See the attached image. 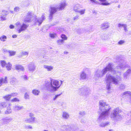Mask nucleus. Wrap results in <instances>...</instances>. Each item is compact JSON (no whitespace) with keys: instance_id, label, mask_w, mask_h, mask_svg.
<instances>
[{"instance_id":"nucleus-9","label":"nucleus","mask_w":131,"mask_h":131,"mask_svg":"<svg viewBox=\"0 0 131 131\" xmlns=\"http://www.w3.org/2000/svg\"><path fill=\"white\" fill-rule=\"evenodd\" d=\"M74 129V127L73 125H63L62 126L61 128V130L63 131H73Z\"/></svg>"},{"instance_id":"nucleus-30","label":"nucleus","mask_w":131,"mask_h":131,"mask_svg":"<svg viewBox=\"0 0 131 131\" xmlns=\"http://www.w3.org/2000/svg\"><path fill=\"white\" fill-rule=\"evenodd\" d=\"M8 53H9V55L10 56H11L15 55L16 53V52L14 51L9 50Z\"/></svg>"},{"instance_id":"nucleus-25","label":"nucleus","mask_w":131,"mask_h":131,"mask_svg":"<svg viewBox=\"0 0 131 131\" xmlns=\"http://www.w3.org/2000/svg\"><path fill=\"white\" fill-rule=\"evenodd\" d=\"M69 115L68 113L66 112H63L62 114V117L65 119H67L69 117Z\"/></svg>"},{"instance_id":"nucleus-3","label":"nucleus","mask_w":131,"mask_h":131,"mask_svg":"<svg viewBox=\"0 0 131 131\" xmlns=\"http://www.w3.org/2000/svg\"><path fill=\"white\" fill-rule=\"evenodd\" d=\"M63 81L51 79L50 82L46 83L45 86L47 90L51 92L57 91L62 84Z\"/></svg>"},{"instance_id":"nucleus-7","label":"nucleus","mask_w":131,"mask_h":131,"mask_svg":"<svg viewBox=\"0 0 131 131\" xmlns=\"http://www.w3.org/2000/svg\"><path fill=\"white\" fill-rule=\"evenodd\" d=\"M35 19L34 20V24L39 26L42 24L45 18V14H42L41 17L38 18H37V16H35Z\"/></svg>"},{"instance_id":"nucleus-47","label":"nucleus","mask_w":131,"mask_h":131,"mask_svg":"<svg viewBox=\"0 0 131 131\" xmlns=\"http://www.w3.org/2000/svg\"><path fill=\"white\" fill-rule=\"evenodd\" d=\"M79 19V16L77 15L74 17L73 18V19L74 20H77L78 19Z\"/></svg>"},{"instance_id":"nucleus-15","label":"nucleus","mask_w":131,"mask_h":131,"mask_svg":"<svg viewBox=\"0 0 131 131\" xmlns=\"http://www.w3.org/2000/svg\"><path fill=\"white\" fill-rule=\"evenodd\" d=\"M59 4V7H58L59 10L63 9L67 5V2L65 0H62Z\"/></svg>"},{"instance_id":"nucleus-48","label":"nucleus","mask_w":131,"mask_h":131,"mask_svg":"<svg viewBox=\"0 0 131 131\" xmlns=\"http://www.w3.org/2000/svg\"><path fill=\"white\" fill-rule=\"evenodd\" d=\"M102 38L103 40H106L107 39V36L103 35L102 36Z\"/></svg>"},{"instance_id":"nucleus-60","label":"nucleus","mask_w":131,"mask_h":131,"mask_svg":"<svg viewBox=\"0 0 131 131\" xmlns=\"http://www.w3.org/2000/svg\"><path fill=\"white\" fill-rule=\"evenodd\" d=\"M28 127L30 129H32V127L30 126H28Z\"/></svg>"},{"instance_id":"nucleus-18","label":"nucleus","mask_w":131,"mask_h":131,"mask_svg":"<svg viewBox=\"0 0 131 131\" xmlns=\"http://www.w3.org/2000/svg\"><path fill=\"white\" fill-rule=\"evenodd\" d=\"M29 70L31 72H33L36 69V66L33 62H31L29 63L28 65Z\"/></svg>"},{"instance_id":"nucleus-19","label":"nucleus","mask_w":131,"mask_h":131,"mask_svg":"<svg viewBox=\"0 0 131 131\" xmlns=\"http://www.w3.org/2000/svg\"><path fill=\"white\" fill-rule=\"evenodd\" d=\"M86 77V74L84 71H82L80 73V80L85 79Z\"/></svg>"},{"instance_id":"nucleus-58","label":"nucleus","mask_w":131,"mask_h":131,"mask_svg":"<svg viewBox=\"0 0 131 131\" xmlns=\"http://www.w3.org/2000/svg\"><path fill=\"white\" fill-rule=\"evenodd\" d=\"M124 30L125 31V32H126L127 31V27H125L124 28Z\"/></svg>"},{"instance_id":"nucleus-62","label":"nucleus","mask_w":131,"mask_h":131,"mask_svg":"<svg viewBox=\"0 0 131 131\" xmlns=\"http://www.w3.org/2000/svg\"><path fill=\"white\" fill-rule=\"evenodd\" d=\"M92 12H93V14H94V13H96V12H95V11H92Z\"/></svg>"},{"instance_id":"nucleus-8","label":"nucleus","mask_w":131,"mask_h":131,"mask_svg":"<svg viewBox=\"0 0 131 131\" xmlns=\"http://www.w3.org/2000/svg\"><path fill=\"white\" fill-rule=\"evenodd\" d=\"M89 89L85 87H83L78 90V94L81 95H87L89 93Z\"/></svg>"},{"instance_id":"nucleus-33","label":"nucleus","mask_w":131,"mask_h":131,"mask_svg":"<svg viewBox=\"0 0 131 131\" xmlns=\"http://www.w3.org/2000/svg\"><path fill=\"white\" fill-rule=\"evenodd\" d=\"M12 112V110L10 108L7 107V110L5 112V113L6 114H8L11 113Z\"/></svg>"},{"instance_id":"nucleus-17","label":"nucleus","mask_w":131,"mask_h":131,"mask_svg":"<svg viewBox=\"0 0 131 131\" xmlns=\"http://www.w3.org/2000/svg\"><path fill=\"white\" fill-rule=\"evenodd\" d=\"M17 93H12L10 94L4 96L3 97V98L6 100L8 101L12 97L16 96L17 95Z\"/></svg>"},{"instance_id":"nucleus-38","label":"nucleus","mask_w":131,"mask_h":131,"mask_svg":"<svg viewBox=\"0 0 131 131\" xmlns=\"http://www.w3.org/2000/svg\"><path fill=\"white\" fill-rule=\"evenodd\" d=\"M20 53L22 56L27 55L28 54V52L27 51H23L21 52Z\"/></svg>"},{"instance_id":"nucleus-10","label":"nucleus","mask_w":131,"mask_h":131,"mask_svg":"<svg viewBox=\"0 0 131 131\" xmlns=\"http://www.w3.org/2000/svg\"><path fill=\"white\" fill-rule=\"evenodd\" d=\"M32 12H28L27 14L26 17L24 19V23L29 22L32 20Z\"/></svg>"},{"instance_id":"nucleus-6","label":"nucleus","mask_w":131,"mask_h":131,"mask_svg":"<svg viewBox=\"0 0 131 131\" xmlns=\"http://www.w3.org/2000/svg\"><path fill=\"white\" fill-rule=\"evenodd\" d=\"M82 6L79 4H77L74 5L73 6V10L75 12L79 13L80 15H82L85 13V9H80V8H82Z\"/></svg>"},{"instance_id":"nucleus-49","label":"nucleus","mask_w":131,"mask_h":131,"mask_svg":"<svg viewBox=\"0 0 131 131\" xmlns=\"http://www.w3.org/2000/svg\"><path fill=\"white\" fill-rule=\"evenodd\" d=\"M124 24L119 23L118 25V27L119 28L122 27H123Z\"/></svg>"},{"instance_id":"nucleus-14","label":"nucleus","mask_w":131,"mask_h":131,"mask_svg":"<svg viewBox=\"0 0 131 131\" xmlns=\"http://www.w3.org/2000/svg\"><path fill=\"white\" fill-rule=\"evenodd\" d=\"M1 64L2 67H4L6 66L7 70H9L11 69L12 65L10 63H6L5 61L3 60L1 61Z\"/></svg>"},{"instance_id":"nucleus-42","label":"nucleus","mask_w":131,"mask_h":131,"mask_svg":"<svg viewBox=\"0 0 131 131\" xmlns=\"http://www.w3.org/2000/svg\"><path fill=\"white\" fill-rule=\"evenodd\" d=\"M125 42V41L124 40H120L118 42V44L119 45H121L124 43Z\"/></svg>"},{"instance_id":"nucleus-24","label":"nucleus","mask_w":131,"mask_h":131,"mask_svg":"<svg viewBox=\"0 0 131 131\" xmlns=\"http://www.w3.org/2000/svg\"><path fill=\"white\" fill-rule=\"evenodd\" d=\"M24 108L22 106L16 105L14 106V109L15 111H19Z\"/></svg>"},{"instance_id":"nucleus-43","label":"nucleus","mask_w":131,"mask_h":131,"mask_svg":"<svg viewBox=\"0 0 131 131\" xmlns=\"http://www.w3.org/2000/svg\"><path fill=\"white\" fill-rule=\"evenodd\" d=\"M61 94L56 95L54 97H53V101L55 100Z\"/></svg>"},{"instance_id":"nucleus-32","label":"nucleus","mask_w":131,"mask_h":131,"mask_svg":"<svg viewBox=\"0 0 131 131\" xmlns=\"http://www.w3.org/2000/svg\"><path fill=\"white\" fill-rule=\"evenodd\" d=\"M39 92H40L39 91L36 89H34L32 91V93L33 94L36 95H38Z\"/></svg>"},{"instance_id":"nucleus-54","label":"nucleus","mask_w":131,"mask_h":131,"mask_svg":"<svg viewBox=\"0 0 131 131\" xmlns=\"http://www.w3.org/2000/svg\"><path fill=\"white\" fill-rule=\"evenodd\" d=\"M10 29H13L14 28V26L13 25H11L9 26Z\"/></svg>"},{"instance_id":"nucleus-11","label":"nucleus","mask_w":131,"mask_h":131,"mask_svg":"<svg viewBox=\"0 0 131 131\" xmlns=\"http://www.w3.org/2000/svg\"><path fill=\"white\" fill-rule=\"evenodd\" d=\"M29 116L30 118H27L25 120V121L28 123H33L35 122V118L34 117V115L32 113H30L29 114Z\"/></svg>"},{"instance_id":"nucleus-53","label":"nucleus","mask_w":131,"mask_h":131,"mask_svg":"<svg viewBox=\"0 0 131 131\" xmlns=\"http://www.w3.org/2000/svg\"><path fill=\"white\" fill-rule=\"evenodd\" d=\"M130 72V69H128L127 70V71L125 73V75L126 74H127V73L129 74V73Z\"/></svg>"},{"instance_id":"nucleus-46","label":"nucleus","mask_w":131,"mask_h":131,"mask_svg":"<svg viewBox=\"0 0 131 131\" xmlns=\"http://www.w3.org/2000/svg\"><path fill=\"white\" fill-rule=\"evenodd\" d=\"M79 114L80 115L84 116L85 114V113L84 111H82L80 112Z\"/></svg>"},{"instance_id":"nucleus-31","label":"nucleus","mask_w":131,"mask_h":131,"mask_svg":"<svg viewBox=\"0 0 131 131\" xmlns=\"http://www.w3.org/2000/svg\"><path fill=\"white\" fill-rule=\"evenodd\" d=\"M7 37L5 35H2L0 37V40L2 41H5L6 40Z\"/></svg>"},{"instance_id":"nucleus-41","label":"nucleus","mask_w":131,"mask_h":131,"mask_svg":"<svg viewBox=\"0 0 131 131\" xmlns=\"http://www.w3.org/2000/svg\"><path fill=\"white\" fill-rule=\"evenodd\" d=\"M19 101V100L17 98H14L12 99L11 100V101L12 102H18Z\"/></svg>"},{"instance_id":"nucleus-51","label":"nucleus","mask_w":131,"mask_h":131,"mask_svg":"<svg viewBox=\"0 0 131 131\" xmlns=\"http://www.w3.org/2000/svg\"><path fill=\"white\" fill-rule=\"evenodd\" d=\"M128 74L127 73V74H126L125 75V73L123 74V76L124 78H127V76L128 75Z\"/></svg>"},{"instance_id":"nucleus-36","label":"nucleus","mask_w":131,"mask_h":131,"mask_svg":"<svg viewBox=\"0 0 131 131\" xmlns=\"http://www.w3.org/2000/svg\"><path fill=\"white\" fill-rule=\"evenodd\" d=\"M61 38L62 39L66 40L67 39V37L64 34H62L61 35Z\"/></svg>"},{"instance_id":"nucleus-27","label":"nucleus","mask_w":131,"mask_h":131,"mask_svg":"<svg viewBox=\"0 0 131 131\" xmlns=\"http://www.w3.org/2000/svg\"><path fill=\"white\" fill-rule=\"evenodd\" d=\"M16 69L19 70L23 71L24 70V67L20 65H16Z\"/></svg>"},{"instance_id":"nucleus-35","label":"nucleus","mask_w":131,"mask_h":131,"mask_svg":"<svg viewBox=\"0 0 131 131\" xmlns=\"http://www.w3.org/2000/svg\"><path fill=\"white\" fill-rule=\"evenodd\" d=\"M8 13L7 11L5 10H3L1 14L2 16L5 17V16L8 14Z\"/></svg>"},{"instance_id":"nucleus-59","label":"nucleus","mask_w":131,"mask_h":131,"mask_svg":"<svg viewBox=\"0 0 131 131\" xmlns=\"http://www.w3.org/2000/svg\"><path fill=\"white\" fill-rule=\"evenodd\" d=\"M128 116L130 115L131 116V112L129 113L128 114Z\"/></svg>"},{"instance_id":"nucleus-26","label":"nucleus","mask_w":131,"mask_h":131,"mask_svg":"<svg viewBox=\"0 0 131 131\" xmlns=\"http://www.w3.org/2000/svg\"><path fill=\"white\" fill-rule=\"evenodd\" d=\"M7 105V103L6 102H3L0 103V109H2L5 107Z\"/></svg>"},{"instance_id":"nucleus-22","label":"nucleus","mask_w":131,"mask_h":131,"mask_svg":"<svg viewBox=\"0 0 131 131\" xmlns=\"http://www.w3.org/2000/svg\"><path fill=\"white\" fill-rule=\"evenodd\" d=\"M7 83V77H5L4 78H1L0 79V86L2 84L6 83Z\"/></svg>"},{"instance_id":"nucleus-45","label":"nucleus","mask_w":131,"mask_h":131,"mask_svg":"<svg viewBox=\"0 0 131 131\" xmlns=\"http://www.w3.org/2000/svg\"><path fill=\"white\" fill-rule=\"evenodd\" d=\"M0 17V19L1 21H3L6 20L5 17L2 16V15Z\"/></svg>"},{"instance_id":"nucleus-13","label":"nucleus","mask_w":131,"mask_h":131,"mask_svg":"<svg viewBox=\"0 0 131 131\" xmlns=\"http://www.w3.org/2000/svg\"><path fill=\"white\" fill-rule=\"evenodd\" d=\"M127 66V63L123 60H121L119 64L117 67V69H120L122 70L124 69Z\"/></svg>"},{"instance_id":"nucleus-29","label":"nucleus","mask_w":131,"mask_h":131,"mask_svg":"<svg viewBox=\"0 0 131 131\" xmlns=\"http://www.w3.org/2000/svg\"><path fill=\"white\" fill-rule=\"evenodd\" d=\"M109 123L107 122L105 123H101L100 125V127H104L109 125Z\"/></svg>"},{"instance_id":"nucleus-34","label":"nucleus","mask_w":131,"mask_h":131,"mask_svg":"<svg viewBox=\"0 0 131 131\" xmlns=\"http://www.w3.org/2000/svg\"><path fill=\"white\" fill-rule=\"evenodd\" d=\"M64 42L63 40L62 39H59L57 41V44L59 45H61Z\"/></svg>"},{"instance_id":"nucleus-20","label":"nucleus","mask_w":131,"mask_h":131,"mask_svg":"<svg viewBox=\"0 0 131 131\" xmlns=\"http://www.w3.org/2000/svg\"><path fill=\"white\" fill-rule=\"evenodd\" d=\"M11 119L8 117H5L2 119V121L4 124H7L9 123Z\"/></svg>"},{"instance_id":"nucleus-63","label":"nucleus","mask_w":131,"mask_h":131,"mask_svg":"<svg viewBox=\"0 0 131 131\" xmlns=\"http://www.w3.org/2000/svg\"><path fill=\"white\" fill-rule=\"evenodd\" d=\"M68 53V52H64V53L65 54H67Z\"/></svg>"},{"instance_id":"nucleus-55","label":"nucleus","mask_w":131,"mask_h":131,"mask_svg":"<svg viewBox=\"0 0 131 131\" xmlns=\"http://www.w3.org/2000/svg\"><path fill=\"white\" fill-rule=\"evenodd\" d=\"M17 35H12V37L13 38H15L17 37Z\"/></svg>"},{"instance_id":"nucleus-2","label":"nucleus","mask_w":131,"mask_h":131,"mask_svg":"<svg viewBox=\"0 0 131 131\" xmlns=\"http://www.w3.org/2000/svg\"><path fill=\"white\" fill-rule=\"evenodd\" d=\"M99 106V109L101 113L99 120H104L107 117L111 107L109 105L103 100L100 101Z\"/></svg>"},{"instance_id":"nucleus-61","label":"nucleus","mask_w":131,"mask_h":131,"mask_svg":"<svg viewBox=\"0 0 131 131\" xmlns=\"http://www.w3.org/2000/svg\"><path fill=\"white\" fill-rule=\"evenodd\" d=\"M84 70H89V69L88 68H86Z\"/></svg>"},{"instance_id":"nucleus-64","label":"nucleus","mask_w":131,"mask_h":131,"mask_svg":"<svg viewBox=\"0 0 131 131\" xmlns=\"http://www.w3.org/2000/svg\"><path fill=\"white\" fill-rule=\"evenodd\" d=\"M109 131H113V130L112 129L110 130Z\"/></svg>"},{"instance_id":"nucleus-44","label":"nucleus","mask_w":131,"mask_h":131,"mask_svg":"<svg viewBox=\"0 0 131 131\" xmlns=\"http://www.w3.org/2000/svg\"><path fill=\"white\" fill-rule=\"evenodd\" d=\"M2 50L4 52L6 53L8 52L9 50L6 49V48H4L2 49Z\"/></svg>"},{"instance_id":"nucleus-39","label":"nucleus","mask_w":131,"mask_h":131,"mask_svg":"<svg viewBox=\"0 0 131 131\" xmlns=\"http://www.w3.org/2000/svg\"><path fill=\"white\" fill-rule=\"evenodd\" d=\"M20 9V8L19 7L16 6L14 8V11L15 12H18L19 11Z\"/></svg>"},{"instance_id":"nucleus-4","label":"nucleus","mask_w":131,"mask_h":131,"mask_svg":"<svg viewBox=\"0 0 131 131\" xmlns=\"http://www.w3.org/2000/svg\"><path fill=\"white\" fill-rule=\"evenodd\" d=\"M113 113L111 115V118L113 120L116 121H119L123 118L122 115L119 114L121 112V110L118 107L115 108L113 110Z\"/></svg>"},{"instance_id":"nucleus-12","label":"nucleus","mask_w":131,"mask_h":131,"mask_svg":"<svg viewBox=\"0 0 131 131\" xmlns=\"http://www.w3.org/2000/svg\"><path fill=\"white\" fill-rule=\"evenodd\" d=\"M59 9L58 7H51L50 9V14L49 17L50 19H51L54 14L55 13L57 10Z\"/></svg>"},{"instance_id":"nucleus-56","label":"nucleus","mask_w":131,"mask_h":131,"mask_svg":"<svg viewBox=\"0 0 131 131\" xmlns=\"http://www.w3.org/2000/svg\"><path fill=\"white\" fill-rule=\"evenodd\" d=\"M121 88H123L125 87L124 85L123 84H121Z\"/></svg>"},{"instance_id":"nucleus-57","label":"nucleus","mask_w":131,"mask_h":131,"mask_svg":"<svg viewBox=\"0 0 131 131\" xmlns=\"http://www.w3.org/2000/svg\"><path fill=\"white\" fill-rule=\"evenodd\" d=\"M127 27V25L126 24H124L123 26L122 27H123L124 28H125V27Z\"/></svg>"},{"instance_id":"nucleus-37","label":"nucleus","mask_w":131,"mask_h":131,"mask_svg":"<svg viewBox=\"0 0 131 131\" xmlns=\"http://www.w3.org/2000/svg\"><path fill=\"white\" fill-rule=\"evenodd\" d=\"M29 93L27 92L25 93L24 95V98L26 99H29Z\"/></svg>"},{"instance_id":"nucleus-50","label":"nucleus","mask_w":131,"mask_h":131,"mask_svg":"<svg viewBox=\"0 0 131 131\" xmlns=\"http://www.w3.org/2000/svg\"><path fill=\"white\" fill-rule=\"evenodd\" d=\"M86 122L85 120L84 119H81V122L82 123L84 124Z\"/></svg>"},{"instance_id":"nucleus-16","label":"nucleus","mask_w":131,"mask_h":131,"mask_svg":"<svg viewBox=\"0 0 131 131\" xmlns=\"http://www.w3.org/2000/svg\"><path fill=\"white\" fill-rule=\"evenodd\" d=\"M100 2H102L101 4L104 6H107L110 5L111 3H109L106 0H98ZM90 1L93 3H96L97 1L95 0H90Z\"/></svg>"},{"instance_id":"nucleus-21","label":"nucleus","mask_w":131,"mask_h":131,"mask_svg":"<svg viewBox=\"0 0 131 131\" xmlns=\"http://www.w3.org/2000/svg\"><path fill=\"white\" fill-rule=\"evenodd\" d=\"M43 67L47 71H51L53 69V67L52 66H49L46 65L43 66Z\"/></svg>"},{"instance_id":"nucleus-5","label":"nucleus","mask_w":131,"mask_h":131,"mask_svg":"<svg viewBox=\"0 0 131 131\" xmlns=\"http://www.w3.org/2000/svg\"><path fill=\"white\" fill-rule=\"evenodd\" d=\"M15 25L16 26V29L19 33L26 30L28 27V25L24 23H21L19 22H17Z\"/></svg>"},{"instance_id":"nucleus-52","label":"nucleus","mask_w":131,"mask_h":131,"mask_svg":"<svg viewBox=\"0 0 131 131\" xmlns=\"http://www.w3.org/2000/svg\"><path fill=\"white\" fill-rule=\"evenodd\" d=\"M23 78L25 80H27V77L26 75H24L23 76Z\"/></svg>"},{"instance_id":"nucleus-23","label":"nucleus","mask_w":131,"mask_h":131,"mask_svg":"<svg viewBox=\"0 0 131 131\" xmlns=\"http://www.w3.org/2000/svg\"><path fill=\"white\" fill-rule=\"evenodd\" d=\"M109 27L108 23H103L101 25V28L102 29H107Z\"/></svg>"},{"instance_id":"nucleus-1","label":"nucleus","mask_w":131,"mask_h":131,"mask_svg":"<svg viewBox=\"0 0 131 131\" xmlns=\"http://www.w3.org/2000/svg\"><path fill=\"white\" fill-rule=\"evenodd\" d=\"M113 66L112 63H109L102 70H97L95 72L94 76L95 79L98 80L100 78H101L108 71H110L113 74V76L109 74H107L105 79L106 82V89L107 92L108 93L111 92V82H112L114 84L116 85L122 79V77L118 75V74L120 75V73L116 70V68H115V70L113 69L112 68Z\"/></svg>"},{"instance_id":"nucleus-28","label":"nucleus","mask_w":131,"mask_h":131,"mask_svg":"<svg viewBox=\"0 0 131 131\" xmlns=\"http://www.w3.org/2000/svg\"><path fill=\"white\" fill-rule=\"evenodd\" d=\"M17 82V81L16 78H13L11 79L10 81V83L11 84L14 85Z\"/></svg>"},{"instance_id":"nucleus-40","label":"nucleus","mask_w":131,"mask_h":131,"mask_svg":"<svg viewBox=\"0 0 131 131\" xmlns=\"http://www.w3.org/2000/svg\"><path fill=\"white\" fill-rule=\"evenodd\" d=\"M50 37L52 38H53L57 36L56 34L55 33L50 34Z\"/></svg>"}]
</instances>
